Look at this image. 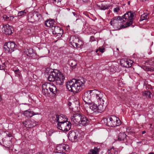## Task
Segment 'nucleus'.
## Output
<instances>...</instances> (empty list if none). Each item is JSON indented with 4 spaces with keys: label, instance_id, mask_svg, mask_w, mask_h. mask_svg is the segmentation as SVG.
<instances>
[{
    "label": "nucleus",
    "instance_id": "obj_25",
    "mask_svg": "<svg viewBox=\"0 0 154 154\" xmlns=\"http://www.w3.org/2000/svg\"><path fill=\"white\" fill-rule=\"evenodd\" d=\"M55 23V21L54 19L49 20L45 21V25L47 27H51L53 28V27Z\"/></svg>",
    "mask_w": 154,
    "mask_h": 154
},
{
    "label": "nucleus",
    "instance_id": "obj_42",
    "mask_svg": "<svg viewBox=\"0 0 154 154\" xmlns=\"http://www.w3.org/2000/svg\"><path fill=\"white\" fill-rule=\"evenodd\" d=\"M26 123H28L26 121L25 122H24V124L25 125V126L27 128H31V127H32V126L31 125H30V126H28V125H27V124H26Z\"/></svg>",
    "mask_w": 154,
    "mask_h": 154
},
{
    "label": "nucleus",
    "instance_id": "obj_6",
    "mask_svg": "<svg viewBox=\"0 0 154 154\" xmlns=\"http://www.w3.org/2000/svg\"><path fill=\"white\" fill-rule=\"evenodd\" d=\"M15 43L14 42H6L4 45L5 51L8 53L11 54L16 49Z\"/></svg>",
    "mask_w": 154,
    "mask_h": 154
},
{
    "label": "nucleus",
    "instance_id": "obj_54",
    "mask_svg": "<svg viewBox=\"0 0 154 154\" xmlns=\"http://www.w3.org/2000/svg\"><path fill=\"white\" fill-rule=\"evenodd\" d=\"M77 38L79 39V37H77Z\"/></svg>",
    "mask_w": 154,
    "mask_h": 154
},
{
    "label": "nucleus",
    "instance_id": "obj_34",
    "mask_svg": "<svg viewBox=\"0 0 154 154\" xmlns=\"http://www.w3.org/2000/svg\"><path fill=\"white\" fill-rule=\"evenodd\" d=\"M147 15L145 14H143L140 17V20L142 21L143 20H145L147 19Z\"/></svg>",
    "mask_w": 154,
    "mask_h": 154
},
{
    "label": "nucleus",
    "instance_id": "obj_19",
    "mask_svg": "<svg viewBox=\"0 0 154 154\" xmlns=\"http://www.w3.org/2000/svg\"><path fill=\"white\" fill-rule=\"evenodd\" d=\"M127 135L125 133H120L118 135L116 140L125 142L127 140Z\"/></svg>",
    "mask_w": 154,
    "mask_h": 154
},
{
    "label": "nucleus",
    "instance_id": "obj_40",
    "mask_svg": "<svg viewBox=\"0 0 154 154\" xmlns=\"http://www.w3.org/2000/svg\"><path fill=\"white\" fill-rule=\"evenodd\" d=\"M105 48H102L101 47H99L98 48V50L101 53H103L104 52V50H105Z\"/></svg>",
    "mask_w": 154,
    "mask_h": 154
},
{
    "label": "nucleus",
    "instance_id": "obj_7",
    "mask_svg": "<svg viewBox=\"0 0 154 154\" xmlns=\"http://www.w3.org/2000/svg\"><path fill=\"white\" fill-rule=\"evenodd\" d=\"M57 128L61 130L67 131L71 129V124L69 121L66 120L57 125Z\"/></svg>",
    "mask_w": 154,
    "mask_h": 154
},
{
    "label": "nucleus",
    "instance_id": "obj_47",
    "mask_svg": "<svg viewBox=\"0 0 154 154\" xmlns=\"http://www.w3.org/2000/svg\"><path fill=\"white\" fill-rule=\"evenodd\" d=\"M146 131H142V134H144L145 133H146Z\"/></svg>",
    "mask_w": 154,
    "mask_h": 154
},
{
    "label": "nucleus",
    "instance_id": "obj_17",
    "mask_svg": "<svg viewBox=\"0 0 154 154\" xmlns=\"http://www.w3.org/2000/svg\"><path fill=\"white\" fill-rule=\"evenodd\" d=\"M82 115L79 113L74 114L72 118V121H73L75 124L79 123L81 120Z\"/></svg>",
    "mask_w": 154,
    "mask_h": 154
},
{
    "label": "nucleus",
    "instance_id": "obj_41",
    "mask_svg": "<svg viewBox=\"0 0 154 154\" xmlns=\"http://www.w3.org/2000/svg\"><path fill=\"white\" fill-rule=\"evenodd\" d=\"M61 0H53L54 3L56 4L60 2Z\"/></svg>",
    "mask_w": 154,
    "mask_h": 154
},
{
    "label": "nucleus",
    "instance_id": "obj_8",
    "mask_svg": "<svg viewBox=\"0 0 154 154\" xmlns=\"http://www.w3.org/2000/svg\"><path fill=\"white\" fill-rule=\"evenodd\" d=\"M42 18L41 15L38 12L35 11L30 17L28 16V20L30 22H40V20Z\"/></svg>",
    "mask_w": 154,
    "mask_h": 154
},
{
    "label": "nucleus",
    "instance_id": "obj_33",
    "mask_svg": "<svg viewBox=\"0 0 154 154\" xmlns=\"http://www.w3.org/2000/svg\"><path fill=\"white\" fill-rule=\"evenodd\" d=\"M26 14L25 10L19 11L18 14V16H21Z\"/></svg>",
    "mask_w": 154,
    "mask_h": 154
},
{
    "label": "nucleus",
    "instance_id": "obj_46",
    "mask_svg": "<svg viewBox=\"0 0 154 154\" xmlns=\"http://www.w3.org/2000/svg\"><path fill=\"white\" fill-rule=\"evenodd\" d=\"M140 1L143 2H149L150 0H140Z\"/></svg>",
    "mask_w": 154,
    "mask_h": 154
},
{
    "label": "nucleus",
    "instance_id": "obj_37",
    "mask_svg": "<svg viewBox=\"0 0 154 154\" xmlns=\"http://www.w3.org/2000/svg\"><path fill=\"white\" fill-rule=\"evenodd\" d=\"M76 63L75 61H72V62L70 63L71 66L73 68L76 65Z\"/></svg>",
    "mask_w": 154,
    "mask_h": 154
},
{
    "label": "nucleus",
    "instance_id": "obj_18",
    "mask_svg": "<svg viewBox=\"0 0 154 154\" xmlns=\"http://www.w3.org/2000/svg\"><path fill=\"white\" fill-rule=\"evenodd\" d=\"M53 32L54 34H58L59 35V36L61 37L63 34V30L60 27L55 26L53 27Z\"/></svg>",
    "mask_w": 154,
    "mask_h": 154
},
{
    "label": "nucleus",
    "instance_id": "obj_30",
    "mask_svg": "<svg viewBox=\"0 0 154 154\" xmlns=\"http://www.w3.org/2000/svg\"><path fill=\"white\" fill-rule=\"evenodd\" d=\"M143 69L146 71L153 72L154 70V68L153 67H149L148 66H144Z\"/></svg>",
    "mask_w": 154,
    "mask_h": 154
},
{
    "label": "nucleus",
    "instance_id": "obj_5",
    "mask_svg": "<svg viewBox=\"0 0 154 154\" xmlns=\"http://www.w3.org/2000/svg\"><path fill=\"white\" fill-rule=\"evenodd\" d=\"M104 122L106 125L110 127H115L120 125L121 124L119 119L114 116L105 118Z\"/></svg>",
    "mask_w": 154,
    "mask_h": 154
},
{
    "label": "nucleus",
    "instance_id": "obj_16",
    "mask_svg": "<svg viewBox=\"0 0 154 154\" xmlns=\"http://www.w3.org/2000/svg\"><path fill=\"white\" fill-rule=\"evenodd\" d=\"M4 30L6 34L11 35L13 31V28L8 24H4L3 25Z\"/></svg>",
    "mask_w": 154,
    "mask_h": 154
},
{
    "label": "nucleus",
    "instance_id": "obj_20",
    "mask_svg": "<svg viewBox=\"0 0 154 154\" xmlns=\"http://www.w3.org/2000/svg\"><path fill=\"white\" fill-rule=\"evenodd\" d=\"M91 98V96H90L89 93L88 92V91L84 93L82 97L83 100L86 103H89Z\"/></svg>",
    "mask_w": 154,
    "mask_h": 154
},
{
    "label": "nucleus",
    "instance_id": "obj_49",
    "mask_svg": "<svg viewBox=\"0 0 154 154\" xmlns=\"http://www.w3.org/2000/svg\"><path fill=\"white\" fill-rule=\"evenodd\" d=\"M110 11H108V14H109L110 13Z\"/></svg>",
    "mask_w": 154,
    "mask_h": 154
},
{
    "label": "nucleus",
    "instance_id": "obj_11",
    "mask_svg": "<svg viewBox=\"0 0 154 154\" xmlns=\"http://www.w3.org/2000/svg\"><path fill=\"white\" fill-rule=\"evenodd\" d=\"M88 92L89 93L91 97H96L98 100L101 101V99L103 97V93L97 90H88Z\"/></svg>",
    "mask_w": 154,
    "mask_h": 154
},
{
    "label": "nucleus",
    "instance_id": "obj_21",
    "mask_svg": "<svg viewBox=\"0 0 154 154\" xmlns=\"http://www.w3.org/2000/svg\"><path fill=\"white\" fill-rule=\"evenodd\" d=\"M57 125L60 124L63 122L67 120V119L66 118V116L64 115L61 114L60 115H58V118L57 119Z\"/></svg>",
    "mask_w": 154,
    "mask_h": 154
},
{
    "label": "nucleus",
    "instance_id": "obj_53",
    "mask_svg": "<svg viewBox=\"0 0 154 154\" xmlns=\"http://www.w3.org/2000/svg\"><path fill=\"white\" fill-rule=\"evenodd\" d=\"M98 51H99L98 49L96 51V52H97Z\"/></svg>",
    "mask_w": 154,
    "mask_h": 154
},
{
    "label": "nucleus",
    "instance_id": "obj_27",
    "mask_svg": "<svg viewBox=\"0 0 154 154\" xmlns=\"http://www.w3.org/2000/svg\"><path fill=\"white\" fill-rule=\"evenodd\" d=\"M89 107L92 110H95L94 112L97 111V106L94 103L92 102L91 103H89Z\"/></svg>",
    "mask_w": 154,
    "mask_h": 154
},
{
    "label": "nucleus",
    "instance_id": "obj_28",
    "mask_svg": "<svg viewBox=\"0 0 154 154\" xmlns=\"http://www.w3.org/2000/svg\"><path fill=\"white\" fill-rule=\"evenodd\" d=\"M151 93L149 91H145L142 93V95L143 96L148 98L151 97Z\"/></svg>",
    "mask_w": 154,
    "mask_h": 154
},
{
    "label": "nucleus",
    "instance_id": "obj_45",
    "mask_svg": "<svg viewBox=\"0 0 154 154\" xmlns=\"http://www.w3.org/2000/svg\"><path fill=\"white\" fill-rule=\"evenodd\" d=\"M4 69V66H1L0 65V69L2 70Z\"/></svg>",
    "mask_w": 154,
    "mask_h": 154
},
{
    "label": "nucleus",
    "instance_id": "obj_52",
    "mask_svg": "<svg viewBox=\"0 0 154 154\" xmlns=\"http://www.w3.org/2000/svg\"><path fill=\"white\" fill-rule=\"evenodd\" d=\"M72 37L73 38V36H71V37H70V39L71 38H72Z\"/></svg>",
    "mask_w": 154,
    "mask_h": 154
},
{
    "label": "nucleus",
    "instance_id": "obj_13",
    "mask_svg": "<svg viewBox=\"0 0 154 154\" xmlns=\"http://www.w3.org/2000/svg\"><path fill=\"white\" fill-rule=\"evenodd\" d=\"M23 51L26 55L29 57H32L36 55L35 51L29 47L25 48Z\"/></svg>",
    "mask_w": 154,
    "mask_h": 154
},
{
    "label": "nucleus",
    "instance_id": "obj_26",
    "mask_svg": "<svg viewBox=\"0 0 154 154\" xmlns=\"http://www.w3.org/2000/svg\"><path fill=\"white\" fill-rule=\"evenodd\" d=\"M98 7L100 10H105L108 9L110 6L109 5H104L102 3L101 5H98Z\"/></svg>",
    "mask_w": 154,
    "mask_h": 154
},
{
    "label": "nucleus",
    "instance_id": "obj_3",
    "mask_svg": "<svg viewBox=\"0 0 154 154\" xmlns=\"http://www.w3.org/2000/svg\"><path fill=\"white\" fill-rule=\"evenodd\" d=\"M48 80L50 82L55 81L56 85H61L63 84L65 80L64 75L60 71L54 70L49 72Z\"/></svg>",
    "mask_w": 154,
    "mask_h": 154
},
{
    "label": "nucleus",
    "instance_id": "obj_55",
    "mask_svg": "<svg viewBox=\"0 0 154 154\" xmlns=\"http://www.w3.org/2000/svg\"><path fill=\"white\" fill-rule=\"evenodd\" d=\"M117 50H119V49H118V48H117Z\"/></svg>",
    "mask_w": 154,
    "mask_h": 154
},
{
    "label": "nucleus",
    "instance_id": "obj_32",
    "mask_svg": "<svg viewBox=\"0 0 154 154\" xmlns=\"http://www.w3.org/2000/svg\"><path fill=\"white\" fill-rule=\"evenodd\" d=\"M6 137H5L4 139L8 140V137H12V136L11 133L10 132H9L8 131H6Z\"/></svg>",
    "mask_w": 154,
    "mask_h": 154
},
{
    "label": "nucleus",
    "instance_id": "obj_35",
    "mask_svg": "<svg viewBox=\"0 0 154 154\" xmlns=\"http://www.w3.org/2000/svg\"><path fill=\"white\" fill-rule=\"evenodd\" d=\"M71 40L72 41H73V39H69V43L70 45H71L73 47H75V46L76 47H77L78 46V44L77 43H75L73 42V43H72V42L71 41Z\"/></svg>",
    "mask_w": 154,
    "mask_h": 154
},
{
    "label": "nucleus",
    "instance_id": "obj_39",
    "mask_svg": "<svg viewBox=\"0 0 154 154\" xmlns=\"http://www.w3.org/2000/svg\"><path fill=\"white\" fill-rule=\"evenodd\" d=\"M19 69H18V70H16L15 71V74L18 77L20 76V72L19 71Z\"/></svg>",
    "mask_w": 154,
    "mask_h": 154
},
{
    "label": "nucleus",
    "instance_id": "obj_48",
    "mask_svg": "<svg viewBox=\"0 0 154 154\" xmlns=\"http://www.w3.org/2000/svg\"><path fill=\"white\" fill-rule=\"evenodd\" d=\"M84 2H86L88 1V0H82Z\"/></svg>",
    "mask_w": 154,
    "mask_h": 154
},
{
    "label": "nucleus",
    "instance_id": "obj_10",
    "mask_svg": "<svg viewBox=\"0 0 154 154\" xmlns=\"http://www.w3.org/2000/svg\"><path fill=\"white\" fill-rule=\"evenodd\" d=\"M56 152L58 153L66 154L69 151V146L65 144L59 145L56 148Z\"/></svg>",
    "mask_w": 154,
    "mask_h": 154
},
{
    "label": "nucleus",
    "instance_id": "obj_12",
    "mask_svg": "<svg viewBox=\"0 0 154 154\" xmlns=\"http://www.w3.org/2000/svg\"><path fill=\"white\" fill-rule=\"evenodd\" d=\"M79 134V132L75 130H73L69 132L68 137L71 142H75L76 141Z\"/></svg>",
    "mask_w": 154,
    "mask_h": 154
},
{
    "label": "nucleus",
    "instance_id": "obj_14",
    "mask_svg": "<svg viewBox=\"0 0 154 154\" xmlns=\"http://www.w3.org/2000/svg\"><path fill=\"white\" fill-rule=\"evenodd\" d=\"M68 105L70 109L72 110V111H76L78 110L79 108V103L77 101H75L73 102L72 103L70 102L69 103Z\"/></svg>",
    "mask_w": 154,
    "mask_h": 154
},
{
    "label": "nucleus",
    "instance_id": "obj_44",
    "mask_svg": "<svg viewBox=\"0 0 154 154\" xmlns=\"http://www.w3.org/2000/svg\"><path fill=\"white\" fill-rule=\"evenodd\" d=\"M117 153H118V151H116V150H115L114 149V150L113 151L112 154H117Z\"/></svg>",
    "mask_w": 154,
    "mask_h": 154
},
{
    "label": "nucleus",
    "instance_id": "obj_50",
    "mask_svg": "<svg viewBox=\"0 0 154 154\" xmlns=\"http://www.w3.org/2000/svg\"><path fill=\"white\" fill-rule=\"evenodd\" d=\"M39 154H44L43 153H42V152H40L39 153Z\"/></svg>",
    "mask_w": 154,
    "mask_h": 154
},
{
    "label": "nucleus",
    "instance_id": "obj_9",
    "mask_svg": "<svg viewBox=\"0 0 154 154\" xmlns=\"http://www.w3.org/2000/svg\"><path fill=\"white\" fill-rule=\"evenodd\" d=\"M99 104L97 106V111L98 112H101L104 111L107 106V100L105 98L101 99V101L98 100Z\"/></svg>",
    "mask_w": 154,
    "mask_h": 154
},
{
    "label": "nucleus",
    "instance_id": "obj_38",
    "mask_svg": "<svg viewBox=\"0 0 154 154\" xmlns=\"http://www.w3.org/2000/svg\"><path fill=\"white\" fill-rule=\"evenodd\" d=\"M114 150V148H112L110 149H108L107 151V153L108 154H112L113 151Z\"/></svg>",
    "mask_w": 154,
    "mask_h": 154
},
{
    "label": "nucleus",
    "instance_id": "obj_51",
    "mask_svg": "<svg viewBox=\"0 0 154 154\" xmlns=\"http://www.w3.org/2000/svg\"><path fill=\"white\" fill-rule=\"evenodd\" d=\"M130 1L128 2V5H130Z\"/></svg>",
    "mask_w": 154,
    "mask_h": 154
},
{
    "label": "nucleus",
    "instance_id": "obj_36",
    "mask_svg": "<svg viewBox=\"0 0 154 154\" xmlns=\"http://www.w3.org/2000/svg\"><path fill=\"white\" fill-rule=\"evenodd\" d=\"M120 10V7L118 6H116V8H115L113 9V11L115 13H117Z\"/></svg>",
    "mask_w": 154,
    "mask_h": 154
},
{
    "label": "nucleus",
    "instance_id": "obj_31",
    "mask_svg": "<svg viewBox=\"0 0 154 154\" xmlns=\"http://www.w3.org/2000/svg\"><path fill=\"white\" fill-rule=\"evenodd\" d=\"M58 115H54L52 116L51 121L52 123H54L55 122H57V120L58 118Z\"/></svg>",
    "mask_w": 154,
    "mask_h": 154
},
{
    "label": "nucleus",
    "instance_id": "obj_23",
    "mask_svg": "<svg viewBox=\"0 0 154 154\" xmlns=\"http://www.w3.org/2000/svg\"><path fill=\"white\" fill-rule=\"evenodd\" d=\"M23 115L28 118H29L37 114L34 113L33 112L29 110L25 111L23 112Z\"/></svg>",
    "mask_w": 154,
    "mask_h": 154
},
{
    "label": "nucleus",
    "instance_id": "obj_22",
    "mask_svg": "<svg viewBox=\"0 0 154 154\" xmlns=\"http://www.w3.org/2000/svg\"><path fill=\"white\" fill-rule=\"evenodd\" d=\"M89 120L87 118V117L83 114L82 115V117L81 118V120L79 124L85 126L89 124Z\"/></svg>",
    "mask_w": 154,
    "mask_h": 154
},
{
    "label": "nucleus",
    "instance_id": "obj_43",
    "mask_svg": "<svg viewBox=\"0 0 154 154\" xmlns=\"http://www.w3.org/2000/svg\"><path fill=\"white\" fill-rule=\"evenodd\" d=\"M72 13L74 16H75L76 17H77V16H78V15H77V14L75 12H72Z\"/></svg>",
    "mask_w": 154,
    "mask_h": 154
},
{
    "label": "nucleus",
    "instance_id": "obj_4",
    "mask_svg": "<svg viewBox=\"0 0 154 154\" xmlns=\"http://www.w3.org/2000/svg\"><path fill=\"white\" fill-rule=\"evenodd\" d=\"M42 92L46 96L50 97L54 96L59 93L54 85H51L49 83H45L42 85Z\"/></svg>",
    "mask_w": 154,
    "mask_h": 154
},
{
    "label": "nucleus",
    "instance_id": "obj_24",
    "mask_svg": "<svg viewBox=\"0 0 154 154\" xmlns=\"http://www.w3.org/2000/svg\"><path fill=\"white\" fill-rule=\"evenodd\" d=\"M12 138H9L8 139V140H7L6 139H4L3 141V144H4V146L7 148H10L11 146L12 145V142H11Z\"/></svg>",
    "mask_w": 154,
    "mask_h": 154
},
{
    "label": "nucleus",
    "instance_id": "obj_2",
    "mask_svg": "<svg viewBox=\"0 0 154 154\" xmlns=\"http://www.w3.org/2000/svg\"><path fill=\"white\" fill-rule=\"evenodd\" d=\"M86 81L84 78L78 80L73 79L67 82L66 85L69 91L76 93L85 88Z\"/></svg>",
    "mask_w": 154,
    "mask_h": 154
},
{
    "label": "nucleus",
    "instance_id": "obj_15",
    "mask_svg": "<svg viewBox=\"0 0 154 154\" xmlns=\"http://www.w3.org/2000/svg\"><path fill=\"white\" fill-rule=\"evenodd\" d=\"M133 62V61L130 60L123 59L121 60L120 63L124 67H129L131 66Z\"/></svg>",
    "mask_w": 154,
    "mask_h": 154
},
{
    "label": "nucleus",
    "instance_id": "obj_1",
    "mask_svg": "<svg viewBox=\"0 0 154 154\" xmlns=\"http://www.w3.org/2000/svg\"><path fill=\"white\" fill-rule=\"evenodd\" d=\"M135 13L131 11L127 12L123 16L116 17L111 19L110 24L114 28H120V26L124 28L130 26L134 27L132 25L134 19Z\"/></svg>",
    "mask_w": 154,
    "mask_h": 154
},
{
    "label": "nucleus",
    "instance_id": "obj_29",
    "mask_svg": "<svg viewBox=\"0 0 154 154\" xmlns=\"http://www.w3.org/2000/svg\"><path fill=\"white\" fill-rule=\"evenodd\" d=\"M14 18V17L13 16H8L5 15L3 16V18L6 21H11L13 20Z\"/></svg>",
    "mask_w": 154,
    "mask_h": 154
}]
</instances>
